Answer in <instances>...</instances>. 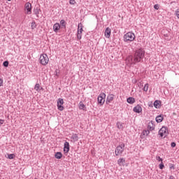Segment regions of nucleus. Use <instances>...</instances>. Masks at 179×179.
Here are the masks:
<instances>
[{"label":"nucleus","instance_id":"1","mask_svg":"<svg viewBox=\"0 0 179 179\" xmlns=\"http://www.w3.org/2000/svg\"><path fill=\"white\" fill-rule=\"evenodd\" d=\"M143 57H145V50L138 49L135 52L134 57L129 56L127 61H129V64H135L136 62H141V60L143 59Z\"/></svg>","mask_w":179,"mask_h":179},{"label":"nucleus","instance_id":"2","mask_svg":"<svg viewBox=\"0 0 179 179\" xmlns=\"http://www.w3.org/2000/svg\"><path fill=\"white\" fill-rule=\"evenodd\" d=\"M135 40V34L128 32L124 35V41H134Z\"/></svg>","mask_w":179,"mask_h":179},{"label":"nucleus","instance_id":"3","mask_svg":"<svg viewBox=\"0 0 179 179\" xmlns=\"http://www.w3.org/2000/svg\"><path fill=\"white\" fill-rule=\"evenodd\" d=\"M39 61L41 65H46L47 64H48L49 59L47 54L41 55Z\"/></svg>","mask_w":179,"mask_h":179},{"label":"nucleus","instance_id":"4","mask_svg":"<svg viewBox=\"0 0 179 179\" xmlns=\"http://www.w3.org/2000/svg\"><path fill=\"white\" fill-rule=\"evenodd\" d=\"M124 148H125V144L124 143H122L119 146H117L115 151V155L118 156V155L122 154V152H124Z\"/></svg>","mask_w":179,"mask_h":179},{"label":"nucleus","instance_id":"5","mask_svg":"<svg viewBox=\"0 0 179 179\" xmlns=\"http://www.w3.org/2000/svg\"><path fill=\"white\" fill-rule=\"evenodd\" d=\"M159 135H160L161 138H163V136H164V138H166V136H167V135H169V131H167V127H162L159 131Z\"/></svg>","mask_w":179,"mask_h":179},{"label":"nucleus","instance_id":"6","mask_svg":"<svg viewBox=\"0 0 179 179\" xmlns=\"http://www.w3.org/2000/svg\"><path fill=\"white\" fill-rule=\"evenodd\" d=\"M98 103L101 106H103L104 104V101H106V94L104 92H102L100 94V95L98 96Z\"/></svg>","mask_w":179,"mask_h":179},{"label":"nucleus","instance_id":"7","mask_svg":"<svg viewBox=\"0 0 179 179\" xmlns=\"http://www.w3.org/2000/svg\"><path fill=\"white\" fill-rule=\"evenodd\" d=\"M25 8V13H27V15H31V3L27 2L25 3L24 6Z\"/></svg>","mask_w":179,"mask_h":179},{"label":"nucleus","instance_id":"8","mask_svg":"<svg viewBox=\"0 0 179 179\" xmlns=\"http://www.w3.org/2000/svg\"><path fill=\"white\" fill-rule=\"evenodd\" d=\"M62 104H64V99L59 98L57 100V108L59 111H64V106H62Z\"/></svg>","mask_w":179,"mask_h":179},{"label":"nucleus","instance_id":"9","mask_svg":"<svg viewBox=\"0 0 179 179\" xmlns=\"http://www.w3.org/2000/svg\"><path fill=\"white\" fill-rule=\"evenodd\" d=\"M69 152V143L68 141H66L64 143V155H66Z\"/></svg>","mask_w":179,"mask_h":179},{"label":"nucleus","instance_id":"10","mask_svg":"<svg viewBox=\"0 0 179 179\" xmlns=\"http://www.w3.org/2000/svg\"><path fill=\"white\" fill-rule=\"evenodd\" d=\"M110 36H111V29L107 27L105 30V37H106V38H110Z\"/></svg>","mask_w":179,"mask_h":179},{"label":"nucleus","instance_id":"11","mask_svg":"<svg viewBox=\"0 0 179 179\" xmlns=\"http://www.w3.org/2000/svg\"><path fill=\"white\" fill-rule=\"evenodd\" d=\"M133 110L134 113L139 114L140 113H142V107H141V105H137L134 108Z\"/></svg>","mask_w":179,"mask_h":179},{"label":"nucleus","instance_id":"12","mask_svg":"<svg viewBox=\"0 0 179 179\" xmlns=\"http://www.w3.org/2000/svg\"><path fill=\"white\" fill-rule=\"evenodd\" d=\"M59 29H61V25L59 24V23H55L53 25V31L55 33H58V30H59Z\"/></svg>","mask_w":179,"mask_h":179},{"label":"nucleus","instance_id":"13","mask_svg":"<svg viewBox=\"0 0 179 179\" xmlns=\"http://www.w3.org/2000/svg\"><path fill=\"white\" fill-rule=\"evenodd\" d=\"M113 100H114V94H109L106 99V103L108 104V103H111V101H113Z\"/></svg>","mask_w":179,"mask_h":179},{"label":"nucleus","instance_id":"14","mask_svg":"<svg viewBox=\"0 0 179 179\" xmlns=\"http://www.w3.org/2000/svg\"><path fill=\"white\" fill-rule=\"evenodd\" d=\"M83 31V24L82 23H79L78 26V34H82Z\"/></svg>","mask_w":179,"mask_h":179},{"label":"nucleus","instance_id":"15","mask_svg":"<svg viewBox=\"0 0 179 179\" xmlns=\"http://www.w3.org/2000/svg\"><path fill=\"white\" fill-rule=\"evenodd\" d=\"M71 139V142H78V141H79V137L78 136V134H74L72 135Z\"/></svg>","mask_w":179,"mask_h":179},{"label":"nucleus","instance_id":"16","mask_svg":"<svg viewBox=\"0 0 179 179\" xmlns=\"http://www.w3.org/2000/svg\"><path fill=\"white\" fill-rule=\"evenodd\" d=\"M148 129H150V131H153V129H155V124H153V121L152 120H151L148 123Z\"/></svg>","mask_w":179,"mask_h":179},{"label":"nucleus","instance_id":"17","mask_svg":"<svg viewBox=\"0 0 179 179\" xmlns=\"http://www.w3.org/2000/svg\"><path fill=\"white\" fill-rule=\"evenodd\" d=\"M162 104V101H159V100H156L155 102H154V107L155 108H160L161 107V105Z\"/></svg>","mask_w":179,"mask_h":179},{"label":"nucleus","instance_id":"18","mask_svg":"<svg viewBox=\"0 0 179 179\" xmlns=\"http://www.w3.org/2000/svg\"><path fill=\"white\" fill-rule=\"evenodd\" d=\"M127 101L129 103V104H134V103H135V98L129 97L127 98Z\"/></svg>","mask_w":179,"mask_h":179},{"label":"nucleus","instance_id":"19","mask_svg":"<svg viewBox=\"0 0 179 179\" xmlns=\"http://www.w3.org/2000/svg\"><path fill=\"white\" fill-rule=\"evenodd\" d=\"M55 159H62V152H57L55 155Z\"/></svg>","mask_w":179,"mask_h":179},{"label":"nucleus","instance_id":"20","mask_svg":"<svg viewBox=\"0 0 179 179\" xmlns=\"http://www.w3.org/2000/svg\"><path fill=\"white\" fill-rule=\"evenodd\" d=\"M60 24L62 26V29H66V22H65L64 20H62L60 21Z\"/></svg>","mask_w":179,"mask_h":179},{"label":"nucleus","instance_id":"21","mask_svg":"<svg viewBox=\"0 0 179 179\" xmlns=\"http://www.w3.org/2000/svg\"><path fill=\"white\" fill-rule=\"evenodd\" d=\"M156 121L157 122H162L163 121V116L162 115H159L158 116L156 117Z\"/></svg>","mask_w":179,"mask_h":179},{"label":"nucleus","instance_id":"22","mask_svg":"<svg viewBox=\"0 0 179 179\" xmlns=\"http://www.w3.org/2000/svg\"><path fill=\"white\" fill-rule=\"evenodd\" d=\"M117 163L120 166H124V163H125V159L124 158H120L118 159Z\"/></svg>","mask_w":179,"mask_h":179},{"label":"nucleus","instance_id":"23","mask_svg":"<svg viewBox=\"0 0 179 179\" xmlns=\"http://www.w3.org/2000/svg\"><path fill=\"white\" fill-rule=\"evenodd\" d=\"M117 127L119 129H124V123H121L120 122H117Z\"/></svg>","mask_w":179,"mask_h":179},{"label":"nucleus","instance_id":"24","mask_svg":"<svg viewBox=\"0 0 179 179\" xmlns=\"http://www.w3.org/2000/svg\"><path fill=\"white\" fill-rule=\"evenodd\" d=\"M34 15H36L37 16V17H38V15H40V9H38L37 8H34Z\"/></svg>","mask_w":179,"mask_h":179},{"label":"nucleus","instance_id":"25","mask_svg":"<svg viewBox=\"0 0 179 179\" xmlns=\"http://www.w3.org/2000/svg\"><path fill=\"white\" fill-rule=\"evenodd\" d=\"M31 27L32 29H36V27H37V24H36V22L34 21L31 22Z\"/></svg>","mask_w":179,"mask_h":179},{"label":"nucleus","instance_id":"26","mask_svg":"<svg viewBox=\"0 0 179 179\" xmlns=\"http://www.w3.org/2000/svg\"><path fill=\"white\" fill-rule=\"evenodd\" d=\"M148 90H149V84L147 83L145 85V86L143 87V90H144V92H148Z\"/></svg>","mask_w":179,"mask_h":179},{"label":"nucleus","instance_id":"27","mask_svg":"<svg viewBox=\"0 0 179 179\" xmlns=\"http://www.w3.org/2000/svg\"><path fill=\"white\" fill-rule=\"evenodd\" d=\"M149 134H150V131H149V130H144L143 131V135H145V136H148V135H149Z\"/></svg>","mask_w":179,"mask_h":179},{"label":"nucleus","instance_id":"28","mask_svg":"<svg viewBox=\"0 0 179 179\" xmlns=\"http://www.w3.org/2000/svg\"><path fill=\"white\" fill-rule=\"evenodd\" d=\"M35 90H36V92H40V84H36Z\"/></svg>","mask_w":179,"mask_h":179},{"label":"nucleus","instance_id":"29","mask_svg":"<svg viewBox=\"0 0 179 179\" xmlns=\"http://www.w3.org/2000/svg\"><path fill=\"white\" fill-rule=\"evenodd\" d=\"M3 66H5L6 68H8V66H9V62H8V61L3 62Z\"/></svg>","mask_w":179,"mask_h":179},{"label":"nucleus","instance_id":"30","mask_svg":"<svg viewBox=\"0 0 179 179\" xmlns=\"http://www.w3.org/2000/svg\"><path fill=\"white\" fill-rule=\"evenodd\" d=\"M85 104L80 103V105H79L80 110H83V108H85Z\"/></svg>","mask_w":179,"mask_h":179},{"label":"nucleus","instance_id":"31","mask_svg":"<svg viewBox=\"0 0 179 179\" xmlns=\"http://www.w3.org/2000/svg\"><path fill=\"white\" fill-rule=\"evenodd\" d=\"M160 170H163L164 169V164H163V162L159 164Z\"/></svg>","mask_w":179,"mask_h":179},{"label":"nucleus","instance_id":"32","mask_svg":"<svg viewBox=\"0 0 179 179\" xmlns=\"http://www.w3.org/2000/svg\"><path fill=\"white\" fill-rule=\"evenodd\" d=\"M69 3L70 5H75V3H76V1H75V0H70Z\"/></svg>","mask_w":179,"mask_h":179},{"label":"nucleus","instance_id":"33","mask_svg":"<svg viewBox=\"0 0 179 179\" xmlns=\"http://www.w3.org/2000/svg\"><path fill=\"white\" fill-rule=\"evenodd\" d=\"M13 157H15V155L14 154L8 155V159H13Z\"/></svg>","mask_w":179,"mask_h":179},{"label":"nucleus","instance_id":"34","mask_svg":"<svg viewBox=\"0 0 179 179\" xmlns=\"http://www.w3.org/2000/svg\"><path fill=\"white\" fill-rule=\"evenodd\" d=\"M154 8L156 9V10H158V9H159V4H155L154 6Z\"/></svg>","mask_w":179,"mask_h":179},{"label":"nucleus","instance_id":"35","mask_svg":"<svg viewBox=\"0 0 179 179\" xmlns=\"http://www.w3.org/2000/svg\"><path fill=\"white\" fill-rule=\"evenodd\" d=\"M3 122H5V120H0V127H2V124H3Z\"/></svg>","mask_w":179,"mask_h":179},{"label":"nucleus","instance_id":"36","mask_svg":"<svg viewBox=\"0 0 179 179\" xmlns=\"http://www.w3.org/2000/svg\"><path fill=\"white\" fill-rule=\"evenodd\" d=\"M157 160H158V162H163V159L160 157H157Z\"/></svg>","mask_w":179,"mask_h":179},{"label":"nucleus","instance_id":"37","mask_svg":"<svg viewBox=\"0 0 179 179\" xmlns=\"http://www.w3.org/2000/svg\"><path fill=\"white\" fill-rule=\"evenodd\" d=\"M78 40H80V38H82V34H78Z\"/></svg>","mask_w":179,"mask_h":179},{"label":"nucleus","instance_id":"38","mask_svg":"<svg viewBox=\"0 0 179 179\" xmlns=\"http://www.w3.org/2000/svg\"><path fill=\"white\" fill-rule=\"evenodd\" d=\"M55 73L56 76H58V74L59 73V70L56 69Z\"/></svg>","mask_w":179,"mask_h":179},{"label":"nucleus","instance_id":"39","mask_svg":"<svg viewBox=\"0 0 179 179\" xmlns=\"http://www.w3.org/2000/svg\"><path fill=\"white\" fill-rule=\"evenodd\" d=\"M3 80L2 78H0V86H3Z\"/></svg>","mask_w":179,"mask_h":179},{"label":"nucleus","instance_id":"40","mask_svg":"<svg viewBox=\"0 0 179 179\" xmlns=\"http://www.w3.org/2000/svg\"><path fill=\"white\" fill-rule=\"evenodd\" d=\"M171 148H176V143L172 142V143H171Z\"/></svg>","mask_w":179,"mask_h":179},{"label":"nucleus","instance_id":"41","mask_svg":"<svg viewBox=\"0 0 179 179\" xmlns=\"http://www.w3.org/2000/svg\"><path fill=\"white\" fill-rule=\"evenodd\" d=\"M169 179H174V176H171Z\"/></svg>","mask_w":179,"mask_h":179},{"label":"nucleus","instance_id":"42","mask_svg":"<svg viewBox=\"0 0 179 179\" xmlns=\"http://www.w3.org/2000/svg\"><path fill=\"white\" fill-rule=\"evenodd\" d=\"M170 169H174V166H171L170 167Z\"/></svg>","mask_w":179,"mask_h":179},{"label":"nucleus","instance_id":"43","mask_svg":"<svg viewBox=\"0 0 179 179\" xmlns=\"http://www.w3.org/2000/svg\"><path fill=\"white\" fill-rule=\"evenodd\" d=\"M35 179H37V178H35Z\"/></svg>","mask_w":179,"mask_h":179}]
</instances>
